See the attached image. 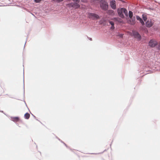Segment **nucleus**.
<instances>
[{
	"mask_svg": "<svg viewBox=\"0 0 160 160\" xmlns=\"http://www.w3.org/2000/svg\"><path fill=\"white\" fill-rule=\"evenodd\" d=\"M110 5L111 8L115 9H116V1L115 0H112L110 2Z\"/></svg>",
	"mask_w": 160,
	"mask_h": 160,
	"instance_id": "7",
	"label": "nucleus"
},
{
	"mask_svg": "<svg viewBox=\"0 0 160 160\" xmlns=\"http://www.w3.org/2000/svg\"><path fill=\"white\" fill-rule=\"evenodd\" d=\"M134 36L137 38L140 39L141 38V36L137 32H135L133 33Z\"/></svg>",
	"mask_w": 160,
	"mask_h": 160,
	"instance_id": "9",
	"label": "nucleus"
},
{
	"mask_svg": "<svg viewBox=\"0 0 160 160\" xmlns=\"http://www.w3.org/2000/svg\"><path fill=\"white\" fill-rule=\"evenodd\" d=\"M136 18L137 20H138L140 22H141V23L142 25H144V22L143 21L142 18H140V17H139V16H137Z\"/></svg>",
	"mask_w": 160,
	"mask_h": 160,
	"instance_id": "10",
	"label": "nucleus"
},
{
	"mask_svg": "<svg viewBox=\"0 0 160 160\" xmlns=\"http://www.w3.org/2000/svg\"><path fill=\"white\" fill-rule=\"evenodd\" d=\"M123 13H124L126 16H128V11L126 9L124 8L123 9Z\"/></svg>",
	"mask_w": 160,
	"mask_h": 160,
	"instance_id": "12",
	"label": "nucleus"
},
{
	"mask_svg": "<svg viewBox=\"0 0 160 160\" xmlns=\"http://www.w3.org/2000/svg\"><path fill=\"white\" fill-rule=\"evenodd\" d=\"M108 13L111 14H114V11L112 10H109L108 11Z\"/></svg>",
	"mask_w": 160,
	"mask_h": 160,
	"instance_id": "16",
	"label": "nucleus"
},
{
	"mask_svg": "<svg viewBox=\"0 0 160 160\" xmlns=\"http://www.w3.org/2000/svg\"><path fill=\"white\" fill-rule=\"evenodd\" d=\"M74 1H76L77 2H78L79 1V0H72Z\"/></svg>",
	"mask_w": 160,
	"mask_h": 160,
	"instance_id": "22",
	"label": "nucleus"
},
{
	"mask_svg": "<svg viewBox=\"0 0 160 160\" xmlns=\"http://www.w3.org/2000/svg\"><path fill=\"white\" fill-rule=\"evenodd\" d=\"M24 117L26 119H28L30 117V114L28 113H26L24 114Z\"/></svg>",
	"mask_w": 160,
	"mask_h": 160,
	"instance_id": "11",
	"label": "nucleus"
},
{
	"mask_svg": "<svg viewBox=\"0 0 160 160\" xmlns=\"http://www.w3.org/2000/svg\"><path fill=\"white\" fill-rule=\"evenodd\" d=\"M11 118L12 121L15 122H17L19 120V118L18 117H12Z\"/></svg>",
	"mask_w": 160,
	"mask_h": 160,
	"instance_id": "8",
	"label": "nucleus"
},
{
	"mask_svg": "<svg viewBox=\"0 0 160 160\" xmlns=\"http://www.w3.org/2000/svg\"><path fill=\"white\" fill-rule=\"evenodd\" d=\"M130 23L131 24L133 25L135 23V20H132V21L130 20Z\"/></svg>",
	"mask_w": 160,
	"mask_h": 160,
	"instance_id": "15",
	"label": "nucleus"
},
{
	"mask_svg": "<svg viewBox=\"0 0 160 160\" xmlns=\"http://www.w3.org/2000/svg\"><path fill=\"white\" fill-rule=\"evenodd\" d=\"M123 35V34H119L118 35V36L121 37H122Z\"/></svg>",
	"mask_w": 160,
	"mask_h": 160,
	"instance_id": "20",
	"label": "nucleus"
},
{
	"mask_svg": "<svg viewBox=\"0 0 160 160\" xmlns=\"http://www.w3.org/2000/svg\"><path fill=\"white\" fill-rule=\"evenodd\" d=\"M142 18H143V20L145 21H146L147 19V17L146 15H145L144 14H142Z\"/></svg>",
	"mask_w": 160,
	"mask_h": 160,
	"instance_id": "14",
	"label": "nucleus"
},
{
	"mask_svg": "<svg viewBox=\"0 0 160 160\" xmlns=\"http://www.w3.org/2000/svg\"><path fill=\"white\" fill-rule=\"evenodd\" d=\"M111 28L112 29H114V25H113V26H112L111 27Z\"/></svg>",
	"mask_w": 160,
	"mask_h": 160,
	"instance_id": "21",
	"label": "nucleus"
},
{
	"mask_svg": "<svg viewBox=\"0 0 160 160\" xmlns=\"http://www.w3.org/2000/svg\"><path fill=\"white\" fill-rule=\"evenodd\" d=\"M158 50H160V42H158Z\"/></svg>",
	"mask_w": 160,
	"mask_h": 160,
	"instance_id": "17",
	"label": "nucleus"
},
{
	"mask_svg": "<svg viewBox=\"0 0 160 160\" xmlns=\"http://www.w3.org/2000/svg\"><path fill=\"white\" fill-rule=\"evenodd\" d=\"M109 23L112 26L114 25V23L110 21Z\"/></svg>",
	"mask_w": 160,
	"mask_h": 160,
	"instance_id": "19",
	"label": "nucleus"
},
{
	"mask_svg": "<svg viewBox=\"0 0 160 160\" xmlns=\"http://www.w3.org/2000/svg\"><path fill=\"white\" fill-rule=\"evenodd\" d=\"M68 5L74 8H78L80 7V5L77 2L72 3L69 4Z\"/></svg>",
	"mask_w": 160,
	"mask_h": 160,
	"instance_id": "6",
	"label": "nucleus"
},
{
	"mask_svg": "<svg viewBox=\"0 0 160 160\" xmlns=\"http://www.w3.org/2000/svg\"><path fill=\"white\" fill-rule=\"evenodd\" d=\"M129 16L130 19H131L133 16V13L131 11H129Z\"/></svg>",
	"mask_w": 160,
	"mask_h": 160,
	"instance_id": "13",
	"label": "nucleus"
},
{
	"mask_svg": "<svg viewBox=\"0 0 160 160\" xmlns=\"http://www.w3.org/2000/svg\"><path fill=\"white\" fill-rule=\"evenodd\" d=\"M100 7L102 9L107 11L108 8V2L105 0H101L99 3Z\"/></svg>",
	"mask_w": 160,
	"mask_h": 160,
	"instance_id": "1",
	"label": "nucleus"
},
{
	"mask_svg": "<svg viewBox=\"0 0 160 160\" xmlns=\"http://www.w3.org/2000/svg\"><path fill=\"white\" fill-rule=\"evenodd\" d=\"M41 0H34L35 2L37 3H38L40 2Z\"/></svg>",
	"mask_w": 160,
	"mask_h": 160,
	"instance_id": "18",
	"label": "nucleus"
},
{
	"mask_svg": "<svg viewBox=\"0 0 160 160\" xmlns=\"http://www.w3.org/2000/svg\"><path fill=\"white\" fill-rule=\"evenodd\" d=\"M153 24V22L151 20H148L146 22V26L147 27L150 28Z\"/></svg>",
	"mask_w": 160,
	"mask_h": 160,
	"instance_id": "5",
	"label": "nucleus"
},
{
	"mask_svg": "<svg viewBox=\"0 0 160 160\" xmlns=\"http://www.w3.org/2000/svg\"><path fill=\"white\" fill-rule=\"evenodd\" d=\"M88 18L92 19H98L99 18V16L96 14L93 13H89L88 15Z\"/></svg>",
	"mask_w": 160,
	"mask_h": 160,
	"instance_id": "2",
	"label": "nucleus"
},
{
	"mask_svg": "<svg viewBox=\"0 0 160 160\" xmlns=\"http://www.w3.org/2000/svg\"><path fill=\"white\" fill-rule=\"evenodd\" d=\"M158 42L156 41H150L149 42V45L150 47L153 48L158 45Z\"/></svg>",
	"mask_w": 160,
	"mask_h": 160,
	"instance_id": "3",
	"label": "nucleus"
},
{
	"mask_svg": "<svg viewBox=\"0 0 160 160\" xmlns=\"http://www.w3.org/2000/svg\"><path fill=\"white\" fill-rule=\"evenodd\" d=\"M123 9H124V8H122L120 9H118V12L119 16L122 18H123L124 17V16L123 14Z\"/></svg>",
	"mask_w": 160,
	"mask_h": 160,
	"instance_id": "4",
	"label": "nucleus"
}]
</instances>
